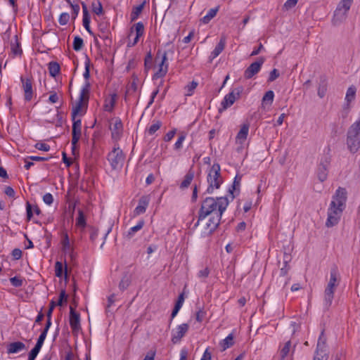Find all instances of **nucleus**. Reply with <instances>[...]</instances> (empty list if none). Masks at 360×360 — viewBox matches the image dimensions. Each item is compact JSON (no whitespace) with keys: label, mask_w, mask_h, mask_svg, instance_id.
Instances as JSON below:
<instances>
[{"label":"nucleus","mask_w":360,"mask_h":360,"mask_svg":"<svg viewBox=\"0 0 360 360\" xmlns=\"http://www.w3.org/2000/svg\"><path fill=\"white\" fill-rule=\"evenodd\" d=\"M70 325L73 333H77L81 329L80 316L73 307H70Z\"/></svg>","instance_id":"obj_15"},{"label":"nucleus","mask_w":360,"mask_h":360,"mask_svg":"<svg viewBox=\"0 0 360 360\" xmlns=\"http://www.w3.org/2000/svg\"><path fill=\"white\" fill-rule=\"evenodd\" d=\"M326 338L324 336L323 331L321 332L319 338L318 340L317 346H316V352H320L321 353H326Z\"/></svg>","instance_id":"obj_24"},{"label":"nucleus","mask_w":360,"mask_h":360,"mask_svg":"<svg viewBox=\"0 0 360 360\" xmlns=\"http://www.w3.org/2000/svg\"><path fill=\"white\" fill-rule=\"evenodd\" d=\"M20 80L22 82V88L24 91L25 100L26 101H30L32 100L34 95L32 81L29 78H24L22 77H21Z\"/></svg>","instance_id":"obj_12"},{"label":"nucleus","mask_w":360,"mask_h":360,"mask_svg":"<svg viewBox=\"0 0 360 360\" xmlns=\"http://www.w3.org/2000/svg\"><path fill=\"white\" fill-rule=\"evenodd\" d=\"M35 148L38 150L43 151H49L50 150V146L44 143H37L35 145Z\"/></svg>","instance_id":"obj_52"},{"label":"nucleus","mask_w":360,"mask_h":360,"mask_svg":"<svg viewBox=\"0 0 360 360\" xmlns=\"http://www.w3.org/2000/svg\"><path fill=\"white\" fill-rule=\"evenodd\" d=\"M353 0H341L334 12L333 22L334 25H338L346 19L347 12L349 11Z\"/></svg>","instance_id":"obj_6"},{"label":"nucleus","mask_w":360,"mask_h":360,"mask_svg":"<svg viewBox=\"0 0 360 360\" xmlns=\"http://www.w3.org/2000/svg\"><path fill=\"white\" fill-rule=\"evenodd\" d=\"M92 6H93V11L96 15H99L102 14L103 7H102L101 4L99 1H98L97 3H93Z\"/></svg>","instance_id":"obj_47"},{"label":"nucleus","mask_w":360,"mask_h":360,"mask_svg":"<svg viewBox=\"0 0 360 360\" xmlns=\"http://www.w3.org/2000/svg\"><path fill=\"white\" fill-rule=\"evenodd\" d=\"M219 11V6L211 8L207 13L202 18V22L205 24L208 23L213 18L215 17Z\"/></svg>","instance_id":"obj_27"},{"label":"nucleus","mask_w":360,"mask_h":360,"mask_svg":"<svg viewBox=\"0 0 360 360\" xmlns=\"http://www.w3.org/2000/svg\"><path fill=\"white\" fill-rule=\"evenodd\" d=\"M297 1L298 0H287L286 2L284 4L283 7L285 8V10H290L295 6Z\"/></svg>","instance_id":"obj_49"},{"label":"nucleus","mask_w":360,"mask_h":360,"mask_svg":"<svg viewBox=\"0 0 360 360\" xmlns=\"http://www.w3.org/2000/svg\"><path fill=\"white\" fill-rule=\"evenodd\" d=\"M110 129L112 139L115 141L120 139L123 131V125L121 120L119 119L115 120L111 123Z\"/></svg>","instance_id":"obj_14"},{"label":"nucleus","mask_w":360,"mask_h":360,"mask_svg":"<svg viewBox=\"0 0 360 360\" xmlns=\"http://www.w3.org/2000/svg\"><path fill=\"white\" fill-rule=\"evenodd\" d=\"M46 335H47V333L46 332L42 331L41 333L40 334V335L37 340V344L35 345L41 348L42 345L44 344V342L46 339Z\"/></svg>","instance_id":"obj_50"},{"label":"nucleus","mask_w":360,"mask_h":360,"mask_svg":"<svg viewBox=\"0 0 360 360\" xmlns=\"http://www.w3.org/2000/svg\"><path fill=\"white\" fill-rule=\"evenodd\" d=\"M240 181H241V176H238V175H236L235 179H234L233 183V188L234 190H236V188H239L240 184Z\"/></svg>","instance_id":"obj_62"},{"label":"nucleus","mask_w":360,"mask_h":360,"mask_svg":"<svg viewBox=\"0 0 360 360\" xmlns=\"http://www.w3.org/2000/svg\"><path fill=\"white\" fill-rule=\"evenodd\" d=\"M328 356L326 353H321L320 352H315L314 360H327Z\"/></svg>","instance_id":"obj_54"},{"label":"nucleus","mask_w":360,"mask_h":360,"mask_svg":"<svg viewBox=\"0 0 360 360\" xmlns=\"http://www.w3.org/2000/svg\"><path fill=\"white\" fill-rule=\"evenodd\" d=\"M264 62V58L261 57L257 59V61L252 63L244 72V77L245 79H250L256 74H257Z\"/></svg>","instance_id":"obj_11"},{"label":"nucleus","mask_w":360,"mask_h":360,"mask_svg":"<svg viewBox=\"0 0 360 360\" xmlns=\"http://www.w3.org/2000/svg\"><path fill=\"white\" fill-rule=\"evenodd\" d=\"M356 89L354 86H350L347 91L345 100L347 103H350L355 98Z\"/></svg>","instance_id":"obj_28"},{"label":"nucleus","mask_w":360,"mask_h":360,"mask_svg":"<svg viewBox=\"0 0 360 360\" xmlns=\"http://www.w3.org/2000/svg\"><path fill=\"white\" fill-rule=\"evenodd\" d=\"M346 201L347 191L345 188H338L328 209V218L326 222L327 227H332L338 224L345 207Z\"/></svg>","instance_id":"obj_2"},{"label":"nucleus","mask_w":360,"mask_h":360,"mask_svg":"<svg viewBox=\"0 0 360 360\" xmlns=\"http://www.w3.org/2000/svg\"><path fill=\"white\" fill-rule=\"evenodd\" d=\"M279 75H279L278 70L274 69L273 70L271 71V72L269 74V77L268 79V81L273 82L275 79H276L279 77Z\"/></svg>","instance_id":"obj_51"},{"label":"nucleus","mask_w":360,"mask_h":360,"mask_svg":"<svg viewBox=\"0 0 360 360\" xmlns=\"http://www.w3.org/2000/svg\"><path fill=\"white\" fill-rule=\"evenodd\" d=\"M90 17L89 18H83V25L86 31L90 34H93L92 31L91 30L90 26Z\"/></svg>","instance_id":"obj_53"},{"label":"nucleus","mask_w":360,"mask_h":360,"mask_svg":"<svg viewBox=\"0 0 360 360\" xmlns=\"http://www.w3.org/2000/svg\"><path fill=\"white\" fill-rule=\"evenodd\" d=\"M274 98V94L272 91H268L266 92L262 98V103L264 104L265 103H272Z\"/></svg>","instance_id":"obj_40"},{"label":"nucleus","mask_w":360,"mask_h":360,"mask_svg":"<svg viewBox=\"0 0 360 360\" xmlns=\"http://www.w3.org/2000/svg\"><path fill=\"white\" fill-rule=\"evenodd\" d=\"M89 91L90 84L86 81L81 89L78 101L72 108V116L73 120H75V117L77 115H82L84 114L87 108Z\"/></svg>","instance_id":"obj_3"},{"label":"nucleus","mask_w":360,"mask_h":360,"mask_svg":"<svg viewBox=\"0 0 360 360\" xmlns=\"http://www.w3.org/2000/svg\"><path fill=\"white\" fill-rule=\"evenodd\" d=\"M210 274V270L208 268L205 267L199 271L198 273V276L200 278H205L208 276Z\"/></svg>","instance_id":"obj_56"},{"label":"nucleus","mask_w":360,"mask_h":360,"mask_svg":"<svg viewBox=\"0 0 360 360\" xmlns=\"http://www.w3.org/2000/svg\"><path fill=\"white\" fill-rule=\"evenodd\" d=\"M229 205L226 197L206 198L201 203L198 212V219L194 226L200 224L205 226V233H212L219 226L221 215Z\"/></svg>","instance_id":"obj_1"},{"label":"nucleus","mask_w":360,"mask_h":360,"mask_svg":"<svg viewBox=\"0 0 360 360\" xmlns=\"http://www.w3.org/2000/svg\"><path fill=\"white\" fill-rule=\"evenodd\" d=\"M327 91V84L325 79H322L318 88V95L320 98H323Z\"/></svg>","instance_id":"obj_38"},{"label":"nucleus","mask_w":360,"mask_h":360,"mask_svg":"<svg viewBox=\"0 0 360 360\" xmlns=\"http://www.w3.org/2000/svg\"><path fill=\"white\" fill-rule=\"evenodd\" d=\"M11 284L15 287H20L22 285L23 279L19 276H14L10 278Z\"/></svg>","instance_id":"obj_42"},{"label":"nucleus","mask_w":360,"mask_h":360,"mask_svg":"<svg viewBox=\"0 0 360 360\" xmlns=\"http://www.w3.org/2000/svg\"><path fill=\"white\" fill-rule=\"evenodd\" d=\"M150 200V195H143L139 200V204L134 210V216H139L145 213Z\"/></svg>","instance_id":"obj_16"},{"label":"nucleus","mask_w":360,"mask_h":360,"mask_svg":"<svg viewBox=\"0 0 360 360\" xmlns=\"http://www.w3.org/2000/svg\"><path fill=\"white\" fill-rule=\"evenodd\" d=\"M115 101L114 97L110 98L108 101H105V103L104 105V109L106 111L110 112L115 105Z\"/></svg>","instance_id":"obj_43"},{"label":"nucleus","mask_w":360,"mask_h":360,"mask_svg":"<svg viewBox=\"0 0 360 360\" xmlns=\"http://www.w3.org/2000/svg\"><path fill=\"white\" fill-rule=\"evenodd\" d=\"M124 155L122 150L117 145H115L113 149L109 153L108 160L111 167L114 169L121 168L124 164Z\"/></svg>","instance_id":"obj_7"},{"label":"nucleus","mask_w":360,"mask_h":360,"mask_svg":"<svg viewBox=\"0 0 360 360\" xmlns=\"http://www.w3.org/2000/svg\"><path fill=\"white\" fill-rule=\"evenodd\" d=\"M330 163V156L328 154H325L321 158L316 174L318 179L321 182H323L327 179Z\"/></svg>","instance_id":"obj_10"},{"label":"nucleus","mask_w":360,"mask_h":360,"mask_svg":"<svg viewBox=\"0 0 360 360\" xmlns=\"http://www.w3.org/2000/svg\"><path fill=\"white\" fill-rule=\"evenodd\" d=\"M193 172H188L186 174V175L184 177V179L181 184V188H187L191 183L193 179Z\"/></svg>","instance_id":"obj_35"},{"label":"nucleus","mask_w":360,"mask_h":360,"mask_svg":"<svg viewBox=\"0 0 360 360\" xmlns=\"http://www.w3.org/2000/svg\"><path fill=\"white\" fill-rule=\"evenodd\" d=\"M32 207L31 204L29 202L26 203V211H27V217L28 220H30L32 217Z\"/></svg>","instance_id":"obj_59"},{"label":"nucleus","mask_w":360,"mask_h":360,"mask_svg":"<svg viewBox=\"0 0 360 360\" xmlns=\"http://www.w3.org/2000/svg\"><path fill=\"white\" fill-rule=\"evenodd\" d=\"M175 134H176V129L171 130L169 132H167L164 137L165 141H167V142L170 141L174 138Z\"/></svg>","instance_id":"obj_58"},{"label":"nucleus","mask_w":360,"mask_h":360,"mask_svg":"<svg viewBox=\"0 0 360 360\" xmlns=\"http://www.w3.org/2000/svg\"><path fill=\"white\" fill-rule=\"evenodd\" d=\"M340 281V276L338 272L337 266H334L331 269L330 272V280L327 284V288L335 289Z\"/></svg>","instance_id":"obj_18"},{"label":"nucleus","mask_w":360,"mask_h":360,"mask_svg":"<svg viewBox=\"0 0 360 360\" xmlns=\"http://www.w3.org/2000/svg\"><path fill=\"white\" fill-rule=\"evenodd\" d=\"M40 349L41 347L35 345L34 347L30 351L29 354L28 360H34L36 356L39 354Z\"/></svg>","instance_id":"obj_45"},{"label":"nucleus","mask_w":360,"mask_h":360,"mask_svg":"<svg viewBox=\"0 0 360 360\" xmlns=\"http://www.w3.org/2000/svg\"><path fill=\"white\" fill-rule=\"evenodd\" d=\"M226 45V37L224 36H221L219 42L216 46L213 51L211 53L210 56V60H212L214 58L217 57L224 49Z\"/></svg>","instance_id":"obj_22"},{"label":"nucleus","mask_w":360,"mask_h":360,"mask_svg":"<svg viewBox=\"0 0 360 360\" xmlns=\"http://www.w3.org/2000/svg\"><path fill=\"white\" fill-rule=\"evenodd\" d=\"M198 83L195 81L191 82L185 86V96H190L193 94L194 90L196 89Z\"/></svg>","instance_id":"obj_33"},{"label":"nucleus","mask_w":360,"mask_h":360,"mask_svg":"<svg viewBox=\"0 0 360 360\" xmlns=\"http://www.w3.org/2000/svg\"><path fill=\"white\" fill-rule=\"evenodd\" d=\"M136 32V35L141 37L144 32V25L141 22L136 23L131 28L129 37L131 36L133 32Z\"/></svg>","instance_id":"obj_26"},{"label":"nucleus","mask_w":360,"mask_h":360,"mask_svg":"<svg viewBox=\"0 0 360 360\" xmlns=\"http://www.w3.org/2000/svg\"><path fill=\"white\" fill-rule=\"evenodd\" d=\"M347 145L352 153L360 148V120L354 122L347 132Z\"/></svg>","instance_id":"obj_4"},{"label":"nucleus","mask_w":360,"mask_h":360,"mask_svg":"<svg viewBox=\"0 0 360 360\" xmlns=\"http://www.w3.org/2000/svg\"><path fill=\"white\" fill-rule=\"evenodd\" d=\"M62 245L64 252H70L72 250V248L69 240V237L67 233H63Z\"/></svg>","instance_id":"obj_30"},{"label":"nucleus","mask_w":360,"mask_h":360,"mask_svg":"<svg viewBox=\"0 0 360 360\" xmlns=\"http://www.w3.org/2000/svg\"><path fill=\"white\" fill-rule=\"evenodd\" d=\"M185 139H186V135L185 134H181L179 136L178 140L176 141V143L174 144V149L175 150H179L180 148H181L182 143L184 141Z\"/></svg>","instance_id":"obj_48"},{"label":"nucleus","mask_w":360,"mask_h":360,"mask_svg":"<svg viewBox=\"0 0 360 360\" xmlns=\"http://www.w3.org/2000/svg\"><path fill=\"white\" fill-rule=\"evenodd\" d=\"M11 51L15 55H20L22 53V49L20 47V45L17 40L15 41V43H11Z\"/></svg>","instance_id":"obj_41"},{"label":"nucleus","mask_w":360,"mask_h":360,"mask_svg":"<svg viewBox=\"0 0 360 360\" xmlns=\"http://www.w3.org/2000/svg\"><path fill=\"white\" fill-rule=\"evenodd\" d=\"M207 181L208 187L207 188V193H212L215 189H218L223 182L220 173V166L219 164H214L209 170Z\"/></svg>","instance_id":"obj_5"},{"label":"nucleus","mask_w":360,"mask_h":360,"mask_svg":"<svg viewBox=\"0 0 360 360\" xmlns=\"http://www.w3.org/2000/svg\"><path fill=\"white\" fill-rule=\"evenodd\" d=\"M63 264L60 262H56L55 264V273L57 277H61L63 275Z\"/></svg>","instance_id":"obj_46"},{"label":"nucleus","mask_w":360,"mask_h":360,"mask_svg":"<svg viewBox=\"0 0 360 360\" xmlns=\"http://www.w3.org/2000/svg\"><path fill=\"white\" fill-rule=\"evenodd\" d=\"M83 46H84L83 39L79 36L75 37L74 41H73L74 50L76 51H79L82 49Z\"/></svg>","instance_id":"obj_37"},{"label":"nucleus","mask_w":360,"mask_h":360,"mask_svg":"<svg viewBox=\"0 0 360 360\" xmlns=\"http://www.w3.org/2000/svg\"><path fill=\"white\" fill-rule=\"evenodd\" d=\"M143 221H139V223L136 226L129 229V230L126 233L125 237L128 239H131L134 236L135 233H136L143 228Z\"/></svg>","instance_id":"obj_25"},{"label":"nucleus","mask_w":360,"mask_h":360,"mask_svg":"<svg viewBox=\"0 0 360 360\" xmlns=\"http://www.w3.org/2000/svg\"><path fill=\"white\" fill-rule=\"evenodd\" d=\"M290 347H291V342L290 341L286 342L285 345L283 346V347L281 349V350L280 352V356H281L280 360H283L285 359V357L287 356V355L290 352Z\"/></svg>","instance_id":"obj_34"},{"label":"nucleus","mask_w":360,"mask_h":360,"mask_svg":"<svg viewBox=\"0 0 360 360\" xmlns=\"http://www.w3.org/2000/svg\"><path fill=\"white\" fill-rule=\"evenodd\" d=\"M234 345V336L233 333L229 334L225 339L219 342L221 351H225Z\"/></svg>","instance_id":"obj_23"},{"label":"nucleus","mask_w":360,"mask_h":360,"mask_svg":"<svg viewBox=\"0 0 360 360\" xmlns=\"http://www.w3.org/2000/svg\"><path fill=\"white\" fill-rule=\"evenodd\" d=\"M70 20V15L68 13H62L59 17L58 21L61 25H66Z\"/></svg>","instance_id":"obj_44"},{"label":"nucleus","mask_w":360,"mask_h":360,"mask_svg":"<svg viewBox=\"0 0 360 360\" xmlns=\"http://www.w3.org/2000/svg\"><path fill=\"white\" fill-rule=\"evenodd\" d=\"M243 91V87L242 86L233 88L228 94L224 96L223 101L221 103V108H220L219 110H224L231 107L235 103V101L240 98Z\"/></svg>","instance_id":"obj_8"},{"label":"nucleus","mask_w":360,"mask_h":360,"mask_svg":"<svg viewBox=\"0 0 360 360\" xmlns=\"http://www.w3.org/2000/svg\"><path fill=\"white\" fill-rule=\"evenodd\" d=\"M12 255L15 259H19L22 257V251L20 249L15 248L13 250Z\"/></svg>","instance_id":"obj_64"},{"label":"nucleus","mask_w":360,"mask_h":360,"mask_svg":"<svg viewBox=\"0 0 360 360\" xmlns=\"http://www.w3.org/2000/svg\"><path fill=\"white\" fill-rule=\"evenodd\" d=\"M56 306V303L52 300L50 303L49 309L46 313L47 318H51L53 310Z\"/></svg>","instance_id":"obj_60"},{"label":"nucleus","mask_w":360,"mask_h":360,"mask_svg":"<svg viewBox=\"0 0 360 360\" xmlns=\"http://www.w3.org/2000/svg\"><path fill=\"white\" fill-rule=\"evenodd\" d=\"M143 7H144V3H143L140 5H138L133 8L131 13V21H134L138 18V17L142 12Z\"/></svg>","instance_id":"obj_29"},{"label":"nucleus","mask_w":360,"mask_h":360,"mask_svg":"<svg viewBox=\"0 0 360 360\" xmlns=\"http://www.w3.org/2000/svg\"><path fill=\"white\" fill-rule=\"evenodd\" d=\"M205 311L202 310V309H200L197 313H196V320L198 321V322H201L202 321V320L204 319L205 318Z\"/></svg>","instance_id":"obj_61"},{"label":"nucleus","mask_w":360,"mask_h":360,"mask_svg":"<svg viewBox=\"0 0 360 360\" xmlns=\"http://www.w3.org/2000/svg\"><path fill=\"white\" fill-rule=\"evenodd\" d=\"M27 347L22 342H13L8 345L7 346V353L8 354H16L20 352V351L26 349Z\"/></svg>","instance_id":"obj_20"},{"label":"nucleus","mask_w":360,"mask_h":360,"mask_svg":"<svg viewBox=\"0 0 360 360\" xmlns=\"http://www.w3.org/2000/svg\"><path fill=\"white\" fill-rule=\"evenodd\" d=\"M130 283H131L130 277L125 275L124 276L122 277L121 281L120 282V284H119L120 289H121L122 290H125L129 285Z\"/></svg>","instance_id":"obj_39"},{"label":"nucleus","mask_w":360,"mask_h":360,"mask_svg":"<svg viewBox=\"0 0 360 360\" xmlns=\"http://www.w3.org/2000/svg\"><path fill=\"white\" fill-rule=\"evenodd\" d=\"M162 126V122L159 120H154L152 124L148 129V132L149 134L153 135L155 134Z\"/></svg>","instance_id":"obj_36"},{"label":"nucleus","mask_w":360,"mask_h":360,"mask_svg":"<svg viewBox=\"0 0 360 360\" xmlns=\"http://www.w3.org/2000/svg\"><path fill=\"white\" fill-rule=\"evenodd\" d=\"M76 225L82 228H84L86 226L85 216L81 210H78V217L76 219Z\"/></svg>","instance_id":"obj_32"},{"label":"nucleus","mask_w":360,"mask_h":360,"mask_svg":"<svg viewBox=\"0 0 360 360\" xmlns=\"http://www.w3.org/2000/svg\"><path fill=\"white\" fill-rule=\"evenodd\" d=\"M43 200L44 202L50 205L53 203V195L48 193H46L44 196H43Z\"/></svg>","instance_id":"obj_55"},{"label":"nucleus","mask_w":360,"mask_h":360,"mask_svg":"<svg viewBox=\"0 0 360 360\" xmlns=\"http://www.w3.org/2000/svg\"><path fill=\"white\" fill-rule=\"evenodd\" d=\"M188 330V325L183 323L179 325L175 330L172 332V341L174 343H177L184 336Z\"/></svg>","instance_id":"obj_17"},{"label":"nucleus","mask_w":360,"mask_h":360,"mask_svg":"<svg viewBox=\"0 0 360 360\" xmlns=\"http://www.w3.org/2000/svg\"><path fill=\"white\" fill-rule=\"evenodd\" d=\"M49 70L51 76L56 77L60 71V66L58 63L56 62H51L49 64Z\"/></svg>","instance_id":"obj_31"},{"label":"nucleus","mask_w":360,"mask_h":360,"mask_svg":"<svg viewBox=\"0 0 360 360\" xmlns=\"http://www.w3.org/2000/svg\"><path fill=\"white\" fill-rule=\"evenodd\" d=\"M250 124L248 123L243 124L236 137L237 143L242 145L247 139L249 132Z\"/></svg>","instance_id":"obj_19"},{"label":"nucleus","mask_w":360,"mask_h":360,"mask_svg":"<svg viewBox=\"0 0 360 360\" xmlns=\"http://www.w3.org/2000/svg\"><path fill=\"white\" fill-rule=\"evenodd\" d=\"M63 301H67V295L65 290H61L60 292L59 300L56 303V305L61 306L63 304Z\"/></svg>","instance_id":"obj_57"},{"label":"nucleus","mask_w":360,"mask_h":360,"mask_svg":"<svg viewBox=\"0 0 360 360\" xmlns=\"http://www.w3.org/2000/svg\"><path fill=\"white\" fill-rule=\"evenodd\" d=\"M71 7H72V17L74 18H75L78 13H79V6L78 4H71Z\"/></svg>","instance_id":"obj_63"},{"label":"nucleus","mask_w":360,"mask_h":360,"mask_svg":"<svg viewBox=\"0 0 360 360\" xmlns=\"http://www.w3.org/2000/svg\"><path fill=\"white\" fill-rule=\"evenodd\" d=\"M156 62H158V70L155 73L154 78H160L164 77L168 70V64L167 52L158 51L155 58Z\"/></svg>","instance_id":"obj_9"},{"label":"nucleus","mask_w":360,"mask_h":360,"mask_svg":"<svg viewBox=\"0 0 360 360\" xmlns=\"http://www.w3.org/2000/svg\"><path fill=\"white\" fill-rule=\"evenodd\" d=\"M81 129H82V122L80 119L76 120V117H75V120H73L72 124V149H75V147L77 142L79 141L81 136Z\"/></svg>","instance_id":"obj_13"},{"label":"nucleus","mask_w":360,"mask_h":360,"mask_svg":"<svg viewBox=\"0 0 360 360\" xmlns=\"http://www.w3.org/2000/svg\"><path fill=\"white\" fill-rule=\"evenodd\" d=\"M335 291V289L327 287L324 290L323 304L326 309H328L332 304Z\"/></svg>","instance_id":"obj_21"}]
</instances>
